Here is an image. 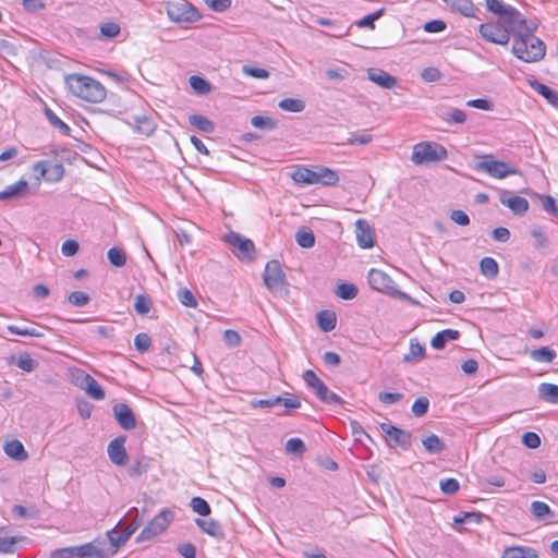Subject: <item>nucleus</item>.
<instances>
[{
	"instance_id": "47",
	"label": "nucleus",
	"mask_w": 558,
	"mask_h": 558,
	"mask_svg": "<svg viewBox=\"0 0 558 558\" xmlns=\"http://www.w3.org/2000/svg\"><path fill=\"white\" fill-rule=\"evenodd\" d=\"M48 172L45 181L47 182H59L64 175V168L61 163H51L48 161Z\"/></svg>"
},
{
	"instance_id": "3",
	"label": "nucleus",
	"mask_w": 558,
	"mask_h": 558,
	"mask_svg": "<svg viewBox=\"0 0 558 558\" xmlns=\"http://www.w3.org/2000/svg\"><path fill=\"white\" fill-rule=\"evenodd\" d=\"M51 558H109V549L104 541L95 539L78 546L59 548L50 554Z\"/></svg>"
},
{
	"instance_id": "22",
	"label": "nucleus",
	"mask_w": 558,
	"mask_h": 558,
	"mask_svg": "<svg viewBox=\"0 0 558 558\" xmlns=\"http://www.w3.org/2000/svg\"><path fill=\"white\" fill-rule=\"evenodd\" d=\"M460 337V332L454 329H445L435 335L432 339V347L436 350H441L445 348L446 343L451 340H457Z\"/></svg>"
},
{
	"instance_id": "64",
	"label": "nucleus",
	"mask_w": 558,
	"mask_h": 558,
	"mask_svg": "<svg viewBox=\"0 0 558 558\" xmlns=\"http://www.w3.org/2000/svg\"><path fill=\"white\" fill-rule=\"evenodd\" d=\"M69 302L74 306H84L89 302V296L81 291H75L69 294Z\"/></svg>"
},
{
	"instance_id": "45",
	"label": "nucleus",
	"mask_w": 558,
	"mask_h": 558,
	"mask_svg": "<svg viewBox=\"0 0 558 558\" xmlns=\"http://www.w3.org/2000/svg\"><path fill=\"white\" fill-rule=\"evenodd\" d=\"M384 13H385V9H379V10L362 17L361 20L356 21L355 25L360 28L367 27V28L374 29L375 21L379 20L384 15Z\"/></svg>"
},
{
	"instance_id": "55",
	"label": "nucleus",
	"mask_w": 558,
	"mask_h": 558,
	"mask_svg": "<svg viewBox=\"0 0 558 558\" xmlns=\"http://www.w3.org/2000/svg\"><path fill=\"white\" fill-rule=\"evenodd\" d=\"M439 487L446 495H453L459 490V482L456 478L440 480Z\"/></svg>"
},
{
	"instance_id": "7",
	"label": "nucleus",
	"mask_w": 558,
	"mask_h": 558,
	"mask_svg": "<svg viewBox=\"0 0 558 558\" xmlns=\"http://www.w3.org/2000/svg\"><path fill=\"white\" fill-rule=\"evenodd\" d=\"M474 170L484 172L494 179H505L517 174L518 169L508 162L496 160L493 155H485L481 161L474 165Z\"/></svg>"
},
{
	"instance_id": "14",
	"label": "nucleus",
	"mask_w": 558,
	"mask_h": 558,
	"mask_svg": "<svg viewBox=\"0 0 558 558\" xmlns=\"http://www.w3.org/2000/svg\"><path fill=\"white\" fill-rule=\"evenodd\" d=\"M123 524L124 522L121 520L113 529L107 532V537L111 546V548H108L110 556H113L131 537L130 532H128L125 527H122Z\"/></svg>"
},
{
	"instance_id": "41",
	"label": "nucleus",
	"mask_w": 558,
	"mask_h": 558,
	"mask_svg": "<svg viewBox=\"0 0 558 558\" xmlns=\"http://www.w3.org/2000/svg\"><path fill=\"white\" fill-rule=\"evenodd\" d=\"M317 174V184L322 183L324 185H335L339 181V177L336 171L329 168H322L316 171Z\"/></svg>"
},
{
	"instance_id": "51",
	"label": "nucleus",
	"mask_w": 558,
	"mask_h": 558,
	"mask_svg": "<svg viewBox=\"0 0 558 558\" xmlns=\"http://www.w3.org/2000/svg\"><path fill=\"white\" fill-rule=\"evenodd\" d=\"M7 329L13 333L19 336H28V337H35V338H41L44 337V332L39 331L36 328H27V327H17L14 325H9Z\"/></svg>"
},
{
	"instance_id": "63",
	"label": "nucleus",
	"mask_w": 558,
	"mask_h": 558,
	"mask_svg": "<svg viewBox=\"0 0 558 558\" xmlns=\"http://www.w3.org/2000/svg\"><path fill=\"white\" fill-rule=\"evenodd\" d=\"M148 470V461L146 458H142L137 461H135L130 468H129V474L131 476H140L143 473H145Z\"/></svg>"
},
{
	"instance_id": "54",
	"label": "nucleus",
	"mask_w": 558,
	"mask_h": 558,
	"mask_svg": "<svg viewBox=\"0 0 558 558\" xmlns=\"http://www.w3.org/2000/svg\"><path fill=\"white\" fill-rule=\"evenodd\" d=\"M282 398L281 397H274L269 399H253L250 401V404L252 408H272L278 404H281Z\"/></svg>"
},
{
	"instance_id": "4",
	"label": "nucleus",
	"mask_w": 558,
	"mask_h": 558,
	"mask_svg": "<svg viewBox=\"0 0 558 558\" xmlns=\"http://www.w3.org/2000/svg\"><path fill=\"white\" fill-rule=\"evenodd\" d=\"M367 279L369 286L378 292L409 302L412 305L420 304L418 301L411 298L408 293L398 290L396 282L383 270L372 268L368 271Z\"/></svg>"
},
{
	"instance_id": "6",
	"label": "nucleus",
	"mask_w": 558,
	"mask_h": 558,
	"mask_svg": "<svg viewBox=\"0 0 558 558\" xmlns=\"http://www.w3.org/2000/svg\"><path fill=\"white\" fill-rule=\"evenodd\" d=\"M487 10L498 15V21L501 25L515 29L520 23L523 22V15L513 7L506 4L501 0H487Z\"/></svg>"
},
{
	"instance_id": "43",
	"label": "nucleus",
	"mask_w": 558,
	"mask_h": 558,
	"mask_svg": "<svg viewBox=\"0 0 558 558\" xmlns=\"http://www.w3.org/2000/svg\"><path fill=\"white\" fill-rule=\"evenodd\" d=\"M357 288L353 283H340L335 291L336 295L342 300H353L357 295Z\"/></svg>"
},
{
	"instance_id": "9",
	"label": "nucleus",
	"mask_w": 558,
	"mask_h": 558,
	"mask_svg": "<svg viewBox=\"0 0 558 558\" xmlns=\"http://www.w3.org/2000/svg\"><path fill=\"white\" fill-rule=\"evenodd\" d=\"M166 11L168 17L175 23H193L201 17L196 8L186 0L168 2Z\"/></svg>"
},
{
	"instance_id": "21",
	"label": "nucleus",
	"mask_w": 558,
	"mask_h": 558,
	"mask_svg": "<svg viewBox=\"0 0 558 558\" xmlns=\"http://www.w3.org/2000/svg\"><path fill=\"white\" fill-rule=\"evenodd\" d=\"M4 453L15 461H25L28 459V453L20 440L13 439L7 441L3 446Z\"/></svg>"
},
{
	"instance_id": "37",
	"label": "nucleus",
	"mask_w": 558,
	"mask_h": 558,
	"mask_svg": "<svg viewBox=\"0 0 558 558\" xmlns=\"http://www.w3.org/2000/svg\"><path fill=\"white\" fill-rule=\"evenodd\" d=\"M423 446L432 454L440 453L445 449V444L437 435H429L423 439Z\"/></svg>"
},
{
	"instance_id": "32",
	"label": "nucleus",
	"mask_w": 558,
	"mask_h": 558,
	"mask_svg": "<svg viewBox=\"0 0 558 558\" xmlns=\"http://www.w3.org/2000/svg\"><path fill=\"white\" fill-rule=\"evenodd\" d=\"M556 355V351L548 347L535 349L530 353L531 359L538 363H550L555 360Z\"/></svg>"
},
{
	"instance_id": "23",
	"label": "nucleus",
	"mask_w": 558,
	"mask_h": 558,
	"mask_svg": "<svg viewBox=\"0 0 558 558\" xmlns=\"http://www.w3.org/2000/svg\"><path fill=\"white\" fill-rule=\"evenodd\" d=\"M195 523L204 533H206L210 536L217 537V538L223 537L222 527L215 520H213V519H208V520L196 519Z\"/></svg>"
},
{
	"instance_id": "2",
	"label": "nucleus",
	"mask_w": 558,
	"mask_h": 558,
	"mask_svg": "<svg viewBox=\"0 0 558 558\" xmlns=\"http://www.w3.org/2000/svg\"><path fill=\"white\" fill-rule=\"evenodd\" d=\"M64 82L71 94L84 101L99 104L106 99L105 86L90 76L72 73L65 75Z\"/></svg>"
},
{
	"instance_id": "39",
	"label": "nucleus",
	"mask_w": 558,
	"mask_h": 558,
	"mask_svg": "<svg viewBox=\"0 0 558 558\" xmlns=\"http://www.w3.org/2000/svg\"><path fill=\"white\" fill-rule=\"evenodd\" d=\"M454 11L460 12L465 16H471L474 12V5L471 0H444Z\"/></svg>"
},
{
	"instance_id": "36",
	"label": "nucleus",
	"mask_w": 558,
	"mask_h": 558,
	"mask_svg": "<svg viewBox=\"0 0 558 558\" xmlns=\"http://www.w3.org/2000/svg\"><path fill=\"white\" fill-rule=\"evenodd\" d=\"M317 398L328 404H342V399L324 384L316 390Z\"/></svg>"
},
{
	"instance_id": "24",
	"label": "nucleus",
	"mask_w": 558,
	"mask_h": 558,
	"mask_svg": "<svg viewBox=\"0 0 558 558\" xmlns=\"http://www.w3.org/2000/svg\"><path fill=\"white\" fill-rule=\"evenodd\" d=\"M538 396L542 400L551 403L558 404V386L549 383H542L538 388Z\"/></svg>"
},
{
	"instance_id": "34",
	"label": "nucleus",
	"mask_w": 558,
	"mask_h": 558,
	"mask_svg": "<svg viewBox=\"0 0 558 558\" xmlns=\"http://www.w3.org/2000/svg\"><path fill=\"white\" fill-rule=\"evenodd\" d=\"M191 125L195 126L202 132L211 133L215 130V124L202 114H192L189 117Z\"/></svg>"
},
{
	"instance_id": "35",
	"label": "nucleus",
	"mask_w": 558,
	"mask_h": 558,
	"mask_svg": "<svg viewBox=\"0 0 558 558\" xmlns=\"http://www.w3.org/2000/svg\"><path fill=\"white\" fill-rule=\"evenodd\" d=\"M441 119L449 124H462L466 121V113L458 108H449L441 114Z\"/></svg>"
},
{
	"instance_id": "19",
	"label": "nucleus",
	"mask_w": 558,
	"mask_h": 558,
	"mask_svg": "<svg viewBox=\"0 0 558 558\" xmlns=\"http://www.w3.org/2000/svg\"><path fill=\"white\" fill-rule=\"evenodd\" d=\"M27 194L28 183L27 181L21 179L15 183L5 186L2 191H0V202L13 198H23Z\"/></svg>"
},
{
	"instance_id": "44",
	"label": "nucleus",
	"mask_w": 558,
	"mask_h": 558,
	"mask_svg": "<svg viewBox=\"0 0 558 558\" xmlns=\"http://www.w3.org/2000/svg\"><path fill=\"white\" fill-rule=\"evenodd\" d=\"M190 85L198 95H207L211 89L210 84L206 80L197 75H192L190 77Z\"/></svg>"
},
{
	"instance_id": "48",
	"label": "nucleus",
	"mask_w": 558,
	"mask_h": 558,
	"mask_svg": "<svg viewBox=\"0 0 558 558\" xmlns=\"http://www.w3.org/2000/svg\"><path fill=\"white\" fill-rule=\"evenodd\" d=\"M107 256L111 265L116 267H123L126 264V255L121 248L111 247L108 251Z\"/></svg>"
},
{
	"instance_id": "31",
	"label": "nucleus",
	"mask_w": 558,
	"mask_h": 558,
	"mask_svg": "<svg viewBox=\"0 0 558 558\" xmlns=\"http://www.w3.org/2000/svg\"><path fill=\"white\" fill-rule=\"evenodd\" d=\"M122 520L124 522L122 527H125V530L130 532L131 536L141 526L143 522V519L140 518L138 510L136 508L130 509L126 517Z\"/></svg>"
},
{
	"instance_id": "58",
	"label": "nucleus",
	"mask_w": 558,
	"mask_h": 558,
	"mask_svg": "<svg viewBox=\"0 0 558 558\" xmlns=\"http://www.w3.org/2000/svg\"><path fill=\"white\" fill-rule=\"evenodd\" d=\"M134 345L137 351L146 352L151 345L150 337L145 332L137 333L134 339Z\"/></svg>"
},
{
	"instance_id": "52",
	"label": "nucleus",
	"mask_w": 558,
	"mask_h": 558,
	"mask_svg": "<svg viewBox=\"0 0 558 558\" xmlns=\"http://www.w3.org/2000/svg\"><path fill=\"white\" fill-rule=\"evenodd\" d=\"M305 449V444L301 438H290L286 444V450L291 454L301 456Z\"/></svg>"
},
{
	"instance_id": "60",
	"label": "nucleus",
	"mask_w": 558,
	"mask_h": 558,
	"mask_svg": "<svg viewBox=\"0 0 558 558\" xmlns=\"http://www.w3.org/2000/svg\"><path fill=\"white\" fill-rule=\"evenodd\" d=\"M429 407V401L425 397L417 398L413 405H412V412L415 416H423L427 413Z\"/></svg>"
},
{
	"instance_id": "15",
	"label": "nucleus",
	"mask_w": 558,
	"mask_h": 558,
	"mask_svg": "<svg viewBox=\"0 0 558 558\" xmlns=\"http://www.w3.org/2000/svg\"><path fill=\"white\" fill-rule=\"evenodd\" d=\"M124 444L125 437L121 436L111 440L107 449L110 461L119 466L125 465L128 461V453Z\"/></svg>"
},
{
	"instance_id": "11",
	"label": "nucleus",
	"mask_w": 558,
	"mask_h": 558,
	"mask_svg": "<svg viewBox=\"0 0 558 558\" xmlns=\"http://www.w3.org/2000/svg\"><path fill=\"white\" fill-rule=\"evenodd\" d=\"M478 31L484 39L497 45H507L510 40V35L515 33V29H510V27H506L499 22L497 24H481Z\"/></svg>"
},
{
	"instance_id": "49",
	"label": "nucleus",
	"mask_w": 558,
	"mask_h": 558,
	"mask_svg": "<svg viewBox=\"0 0 558 558\" xmlns=\"http://www.w3.org/2000/svg\"><path fill=\"white\" fill-rule=\"evenodd\" d=\"M192 510L199 515L206 517L210 514V506L209 504L202 497H193L190 504Z\"/></svg>"
},
{
	"instance_id": "13",
	"label": "nucleus",
	"mask_w": 558,
	"mask_h": 558,
	"mask_svg": "<svg viewBox=\"0 0 558 558\" xmlns=\"http://www.w3.org/2000/svg\"><path fill=\"white\" fill-rule=\"evenodd\" d=\"M499 201L508 207L514 215H524L529 210V202L521 196L511 195V192L502 190Z\"/></svg>"
},
{
	"instance_id": "20",
	"label": "nucleus",
	"mask_w": 558,
	"mask_h": 558,
	"mask_svg": "<svg viewBox=\"0 0 558 558\" xmlns=\"http://www.w3.org/2000/svg\"><path fill=\"white\" fill-rule=\"evenodd\" d=\"M367 77L371 82L386 89H391L397 84V78L381 69H368Z\"/></svg>"
},
{
	"instance_id": "40",
	"label": "nucleus",
	"mask_w": 558,
	"mask_h": 558,
	"mask_svg": "<svg viewBox=\"0 0 558 558\" xmlns=\"http://www.w3.org/2000/svg\"><path fill=\"white\" fill-rule=\"evenodd\" d=\"M15 364L19 368L27 373L35 371L39 365V363L26 352L21 353L16 357Z\"/></svg>"
},
{
	"instance_id": "33",
	"label": "nucleus",
	"mask_w": 558,
	"mask_h": 558,
	"mask_svg": "<svg viewBox=\"0 0 558 558\" xmlns=\"http://www.w3.org/2000/svg\"><path fill=\"white\" fill-rule=\"evenodd\" d=\"M481 272L488 279H494L498 276L499 266L493 257H484L480 263Z\"/></svg>"
},
{
	"instance_id": "56",
	"label": "nucleus",
	"mask_w": 558,
	"mask_h": 558,
	"mask_svg": "<svg viewBox=\"0 0 558 558\" xmlns=\"http://www.w3.org/2000/svg\"><path fill=\"white\" fill-rule=\"evenodd\" d=\"M178 299L184 306H187V307H196L197 306V301H196L194 294L192 293V291H190L189 289L179 290Z\"/></svg>"
},
{
	"instance_id": "8",
	"label": "nucleus",
	"mask_w": 558,
	"mask_h": 558,
	"mask_svg": "<svg viewBox=\"0 0 558 558\" xmlns=\"http://www.w3.org/2000/svg\"><path fill=\"white\" fill-rule=\"evenodd\" d=\"M263 279L265 286L270 292L281 295L288 294L286 275L278 260H270L266 264Z\"/></svg>"
},
{
	"instance_id": "38",
	"label": "nucleus",
	"mask_w": 558,
	"mask_h": 558,
	"mask_svg": "<svg viewBox=\"0 0 558 558\" xmlns=\"http://www.w3.org/2000/svg\"><path fill=\"white\" fill-rule=\"evenodd\" d=\"M296 243L304 248H311L315 244V235L312 230L302 228L295 233Z\"/></svg>"
},
{
	"instance_id": "1",
	"label": "nucleus",
	"mask_w": 558,
	"mask_h": 558,
	"mask_svg": "<svg viewBox=\"0 0 558 558\" xmlns=\"http://www.w3.org/2000/svg\"><path fill=\"white\" fill-rule=\"evenodd\" d=\"M515 28L513 35L512 52L524 62H536L544 58L546 45L534 35L537 24L525 19Z\"/></svg>"
},
{
	"instance_id": "46",
	"label": "nucleus",
	"mask_w": 558,
	"mask_h": 558,
	"mask_svg": "<svg viewBox=\"0 0 558 558\" xmlns=\"http://www.w3.org/2000/svg\"><path fill=\"white\" fill-rule=\"evenodd\" d=\"M84 391L95 400H102L105 398L104 389L94 377H90L86 383Z\"/></svg>"
},
{
	"instance_id": "12",
	"label": "nucleus",
	"mask_w": 558,
	"mask_h": 558,
	"mask_svg": "<svg viewBox=\"0 0 558 558\" xmlns=\"http://www.w3.org/2000/svg\"><path fill=\"white\" fill-rule=\"evenodd\" d=\"M225 241L239 258H251L255 252V245L253 241L243 238L236 232L230 231L228 234H226Z\"/></svg>"
},
{
	"instance_id": "17",
	"label": "nucleus",
	"mask_w": 558,
	"mask_h": 558,
	"mask_svg": "<svg viewBox=\"0 0 558 558\" xmlns=\"http://www.w3.org/2000/svg\"><path fill=\"white\" fill-rule=\"evenodd\" d=\"M381 430L395 442V445L402 448H408L411 444V434L390 423H381Z\"/></svg>"
},
{
	"instance_id": "61",
	"label": "nucleus",
	"mask_w": 558,
	"mask_h": 558,
	"mask_svg": "<svg viewBox=\"0 0 558 558\" xmlns=\"http://www.w3.org/2000/svg\"><path fill=\"white\" fill-rule=\"evenodd\" d=\"M90 375L83 369H75L72 373V381L75 386L84 390L86 383L90 379Z\"/></svg>"
},
{
	"instance_id": "53",
	"label": "nucleus",
	"mask_w": 558,
	"mask_h": 558,
	"mask_svg": "<svg viewBox=\"0 0 558 558\" xmlns=\"http://www.w3.org/2000/svg\"><path fill=\"white\" fill-rule=\"evenodd\" d=\"M47 119L49 122L57 128L62 134H69L70 126L65 124L51 109H46L45 111Z\"/></svg>"
},
{
	"instance_id": "25",
	"label": "nucleus",
	"mask_w": 558,
	"mask_h": 558,
	"mask_svg": "<svg viewBox=\"0 0 558 558\" xmlns=\"http://www.w3.org/2000/svg\"><path fill=\"white\" fill-rule=\"evenodd\" d=\"M502 558H537L536 551L531 547L512 546L502 553Z\"/></svg>"
},
{
	"instance_id": "18",
	"label": "nucleus",
	"mask_w": 558,
	"mask_h": 558,
	"mask_svg": "<svg viewBox=\"0 0 558 558\" xmlns=\"http://www.w3.org/2000/svg\"><path fill=\"white\" fill-rule=\"evenodd\" d=\"M355 236L361 248H371L374 245V234L369 223L364 219L355 222Z\"/></svg>"
},
{
	"instance_id": "62",
	"label": "nucleus",
	"mask_w": 558,
	"mask_h": 558,
	"mask_svg": "<svg viewBox=\"0 0 558 558\" xmlns=\"http://www.w3.org/2000/svg\"><path fill=\"white\" fill-rule=\"evenodd\" d=\"M531 234L535 241L534 246L536 248L546 247L548 245V239L545 232L539 227L533 228Z\"/></svg>"
},
{
	"instance_id": "5",
	"label": "nucleus",
	"mask_w": 558,
	"mask_h": 558,
	"mask_svg": "<svg viewBox=\"0 0 558 558\" xmlns=\"http://www.w3.org/2000/svg\"><path fill=\"white\" fill-rule=\"evenodd\" d=\"M448 151L446 147L436 142H420L413 146L411 160L414 165L438 162L447 159Z\"/></svg>"
},
{
	"instance_id": "26",
	"label": "nucleus",
	"mask_w": 558,
	"mask_h": 558,
	"mask_svg": "<svg viewBox=\"0 0 558 558\" xmlns=\"http://www.w3.org/2000/svg\"><path fill=\"white\" fill-rule=\"evenodd\" d=\"M317 324L325 332L333 330L337 325L336 314L331 311H320L317 314Z\"/></svg>"
},
{
	"instance_id": "59",
	"label": "nucleus",
	"mask_w": 558,
	"mask_h": 558,
	"mask_svg": "<svg viewBox=\"0 0 558 558\" xmlns=\"http://www.w3.org/2000/svg\"><path fill=\"white\" fill-rule=\"evenodd\" d=\"M120 26L117 23L108 22L100 26V33L106 38H114L120 34Z\"/></svg>"
},
{
	"instance_id": "50",
	"label": "nucleus",
	"mask_w": 558,
	"mask_h": 558,
	"mask_svg": "<svg viewBox=\"0 0 558 558\" xmlns=\"http://www.w3.org/2000/svg\"><path fill=\"white\" fill-rule=\"evenodd\" d=\"M134 308L137 314L146 315L151 308V300L145 294H138L134 300Z\"/></svg>"
},
{
	"instance_id": "42",
	"label": "nucleus",
	"mask_w": 558,
	"mask_h": 558,
	"mask_svg": "<svg viewBox=\"0 0 558 558\" xmlns=\"http://www.w3.org/2000/svg\"><path fill=\"white\" fill-rule=\"evenodd\" d=\"M279 108L289 112H302L305 109V102L302 99L286 98L279 101Z\"/></svg>"
},
{
	"instance_id": "10",
	"label": "nucleus",
	"mask_w": 558,
	"mask_h": 558,
	"mask_svg": "<svg viewBox=\"0 0 558 558\" xmlns=\"http://www.w3.org/2000/svg\"><path fill=\"white\" fill-rule=\"evenodd\" d=\"M173 519V512L168 509L160 511L149 523L142 530L137 536V542L149 541L162 533Z\"/></svg>"
},
{
	"instance_id": "57",
	"label": "nucleus",
	"mask_w": 558,
	"mask_h": 558,
	"mask_svg": "<svg viewBox=\"0 0 558 558\" xmlns=\"http://www.w3.org/2000/svg\"><path fill=\"white\" fill-rule=\"evenodd\" d=\"M373 141V136L366 132L364 133H351L350 136L348 137L345 144H349V145H354V144H359V145H366V144H369L371 142Z\"/></svg>"
},
{
	"instance_id": "27",
	"label": "nucleus",
	"mask_w": 558,
	"mask_h": 558,
	"mask_svg": "<svg viewBox=\"0 0 558 558\" xmlns=\"http://www.w3.org/2000/svg\"><path fill=\"white\" fill-rule=\"evenodd\" d=\"M17 538L11 536L5 527H0V553L1 554H13L15 551V545Z\"/></svg>"
},
{
	"instance_id": "30",
	"label": "nucleus",
	"mask_w": 558,
	"mask_h": 558,
	"mask_svg": "<svg viewBox=\"0 0 558 558\" xmlns=\"http://www.w3.org/2000/svg\"><path fill=\"white\" fill-rule=\"evenodd\" d=\"M122 520L124 522L122 527H125V530L130 532L131 536L141 526L143 522V519L140 518L138 510L136 508L130 509L126 517Z\"/></svg>"
},
{
	"instance_id": "28",
	"label": "nucleus",
	"mask_w": 558,
	"mask_h": 558,
	"mask_svg": "<svg viewBox=\"0 0 558 558\" xmlns=\"http://www.w3.org/2000/svg\"><path fill=\"white\" fill-rule=\"evenodd\" d=\"M531 85L534 90L542 95L550 105L558 108V93L556 90L537 81L533 82Z\"/></svg>"
},
{
	"instance_id": "16",
	"label": "nucleus",
	"mask_w": 558,
	"mask_h": 558,
	"mask_svg": "<svg viewBox=\"0 0 558 558\" xmlns=\"http://www.w3.org/2000/svg\"><path fill=\"white\" fill-rule=\"evenodd\" d=\"M113 414L119 425L125 429L131 430L136 426L135 415L132 409L125 403H117L113 405Z\"/></svg>"
},
{
	"instance_id": "29",
	"label": "nucleus",
	"mask_w": 558,
	"mask_h": 558,
	"mask_svg": "<svg viewBox=\"0 0 558 558\" xmlns=\"http://www.w3.org/2000/svg\"><path fill=\"white\" fill-rule=\"evenodd\" d=\"M292 179L295 183H300V184H307V185L317 184L316 171H313V170H310L306 168H301V169L295 170L292 173Z\"/></svg>"
}]
</instances>
